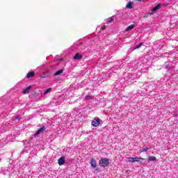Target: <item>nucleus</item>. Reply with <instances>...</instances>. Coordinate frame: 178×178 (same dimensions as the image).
Returning a JSON list of instances; mask_svg holds the SVG:
<instances>
[{"label":"nucleus","instance_id":"1","mask_svg":"<svg viewBox=\"0 0 178 178\" xmlns=\"http://www.w3.org/2000/svg\"><path fill=\"white\" fill-rule=\"evenodd\" d=\"M145 65L143 63L141 60H134L130 64H129L128 67L129 70L132 72L128 73V75L124 78L125 81L127 83H133L136 79H138L140 77V70H144L146 68L144 67Z\"/></svg>","mask_w":178,"mask_h":178},{"label":"nucleus","instance_id":"2","mask_svg":"<svg viewBox=\"0 0 178 178\" xmlns=\"http://www.w3.org/2000/svg\"><path fill=\"white\" fill-rule=\"evenodd\" d=\"M99 165L102 168H106V166H108V165H109V159L108 158L101 159L99 160Z\"/></svg>","mask_w":178,"mask_h":178},{"label":"nucleus","instance_id":"3","mask_svg":"<svg viewBox=\"0 0 178 178\" xmlns=\"http://www.w3.org/2000/svg\"><path fill=\"white\" fill-rule=\"evenodd\" d=\"M138 159H140V161H145V159L141 158V157H138V158L137 157H136V158L130 157V158H129V162H132V163L139 162V163L140 165H145V163H143V162L140 161Z\"/></svg>","mask_w":178,"mask_h":178},{"label":"nucleus","instance_id":"4","mask_svg":"<svg viewBox=\"0 0 178 178\" xmlns=\"http://www.w3.org/2000/svg\"><path fill=\"white\" fill-rule=\"evenodd\" d=\"M101 119L95 118L93 120H92L91 124L93 126V127H98V126L101 124Z\"/></svg>","mask_w":178,"mask_h":178},{"label":"nucleus","instance_id":"5","mask_svg":"<svg viewBox=\"0 0 178 178\" xmlns=\"http://www.w3.org/2000/svg\"><path fill=\"white\" fill-rule=\"evenodd\" d=\"M162 6H163V5L161 3L157 4L155 7L152 8V13L149 15H154V13H155V12H156L157 10H159V9L162 8Z\"/></svg>","mask_w":178,"mask_h":178},{"label":"nucleus","instance_id":"6","mask_svg":"<svg viewBox=\"0 0 178 178\" xmlns=\"http://www.w3.org/2000/svg\"><path fill=\"white\" fill-rule=\"evenodd\" d=\"M83 58V54L81 53H76L74 56V60H81Z\"/></svg>","mask_w":178,"mask_h":178},{"label":"nucleus","instance_id":"7","mask_svg":"<svg viewBox=\"0 0 178 178\" xmlns=\"http://www.w3.org/2000/svg\"><path fill=\"white\" fill-rule=\"evenodd\" d=\"M141 47H143V42H140L138 44H136L134 48H131L129 50V52H133V51H134V49H138V48H140Z\"/></svg>","mask_w":178,"mask_h":178},{"label":"nucleus","instance_id":"8","mask_svg":"<svg viewBox=\"0 0 178 178\" xmlns=\"http://www.w3.org/2000/svg\"><path fill=\"white\" fill-rule=\"evenodd\" d=\"M58 165L60 166H62V165H65V162H66V160L65 159L64 156H62L60 159H58Z\"/></svg>","mask_w":178,"mask_h":178},{"label":"nucleus","instance_id":"9","mask_svg":"<svg viewBox=\"0 0 178 178\" xmlns=\"http://www.w3.org/2000/svg\"><path fill=\"white\" fill-rule=\"evenodd\" d=\"M79 108H74L72 113H70L71 116H77V115H79V113H80V112L79 111Z\"/></svg>","mask_w":178,"mask_h":178},{"label":"nucleus","instance_id":"10","mask_svg":"<svg viewBox=\"0 0 178 178\" xmlns=\"http://www.w3.org/2000/svg\"><path fill=\"white\" fill-rule=\"evenodd\" d=\"M44 130H45V128H44V127L40 128V129L34 134V136H38L39 134H41V133H42V131H44Z\"/></svg>","mask_w":178,"mask_h":178},{"label":"nucleus","instance_id":"11","mask_svg":"<svg viewBox=\"0 0 178 178\" xmlns=\"http://www.w3.org/2000/svg\"><path fill=\"white\" fill-rule=\"evenodd\" d=\"M90 165H91L92 168H97V161H95V159H91Z\"/></svg>","mask_w":178,"mask_h":178},{"label":"nucleus","instance_id":"12","mask_svg":"<svg viewBox=\"0 0 178 178\" xmlns=\"http://www.w3.org/2000/svg\"><path fill=\"white\" fill-rule=\"evenodd\" d=\"M117 67H118V69L123 67V61L122 60L118 61V65H115V69H116Z\"/></svg>","mask_w":178,"mask_h":178},{"label":"nucleus","instance_id":"13","mask_svg":"<svg viewBox=\"0 0 178 178\" xmlns=\"http://www.w3.org/2000/svg\"><path fill=\"white\" fill-rule=\"evenodd\" d=\"M51 91H52V88H51L45 89V90H43L42 95H47V94L49 93Z\"/></svg>","mask_w":178,"mask_h":178},{"label":"nucleus","instance_id":"14","mask_svg":"<svg viewBox=\"0 0 178 178\" xmlns=\"http://www.w3.org/2000/svg\"><path fill=\"white\" fill-rule=\"evenodd\" d=\"M35 74V72H30L27 74L26 77L27 79H31V77H34V75Z\"/></svg>","mask_w":178,"mask_h":178},{"label":"nucleus","instance_id":"15","mask_svg":"<svg viewBox=\"0 0 178 178\" xmlns=\"http://www.w3.org/2000/svg\"><path fill=\"white\" fill-rule=\"evenodd\" d=\"M30 90H31V86L26 88L24 91H23V93L24 94H29V92H30Z\"/></svg>","mask_w":178,"mask_h":178},{"label":"nucleus","instance_id":"16","mask_svg":"<svg viewBox=\"0 0 178 178\" xmlns=\"http://www.w3.org/2000/svg\"><path fill=\"white\" fill-rule=\"evenodd\" d=\"M134 27H136V26L134 24L130 25L127 27V29H125V31H130L133 30V29H134Z\"/></svg>","mask_w":178,"mask_h":178},{"label":"nucleus","instance_id":"17","mask_svg":"<svg viewBox=\"0 0 178 178\" xmlns=\"http://www.w3.org/2000/svg\"><path fill=\"white\" fill-rule=\"evenodd\" d=\"M51 106H58V102L56 99H54L52 102L50 103Z\"/></svg>","mask_w":178,"mask_h":178},{"label":"nucleus","instance_id":"18","mask_svg":"<svg viewBox=\"0 0 178 178\" xmlns=\"http://www.w3.org/2000/svg\"><path fill=\"white\" fill-rule=\"evenodd\" d=\"M127 9H131L133 8V3L131 1H129L127 5H126Z\"/></svg>","mask_w":178,"mask_h":178},{"label":"nucleus","instance_id":"19","mask_svg":"<svg viewBox=\"0 0 178 178\" xmlns=\"http://www.w3.org/2000/svg\"><path fill=\"white\" fill-rule=\"evenodd\" d=\"M62 73H63V70H59L54 73V76H59L60 74H62Z\"/></svg>","mask_w":178,"mask_h":178},{"label":"nucleus","instance_id":"20","mask_svg":"<svg viewBox=\"0 0 178 178\" xmlns=\"http://www.w3.org/2000/svg\"><path fill=\"white\" fill-rule=\"evenodd\" d=\"M106 23L109 24V23H112L113 22V17H109L106 20Z\"/></svg>","mask_w":178,"mask_h":178},{"label":"nucleus","instance_id":"21","mask_svg":"<svg viewBox=\"0 0 178 178\" xmlns=\"http://www.w3.org/2000/svg\"><path fill=\"white\" fill-rule=\"evenodd\" d=\"M149 149V148H148V147L142 148V149L140 150V154H141V152H147V151H148Z\"/></svg>","mask_w":178,"mask_h":178},{"label":"nucleus","instance_id":"22","mask_svg":"<svg viewBox=\"0 0 178 178\" xmlns=\"http://www.w3.org/2000/svg\"><path fill=\"white\" fill-rule=\"evenodd\" d=\"M148 161H156V157H155V156H149Z\"/></svg>","mask_w":178,"mask_h":178},{"label":"nucleus","instance_id":"23","mask_svg":"<svg viewBox=\"0 0 178 178\" xmlns=\"http://www.w3.org/2000/svg\"><path fill=\"white\" fill-rule=\"evenodd\" d=\"M85 99H87V100L92 99V97H91L90 95H86L85 97Z\"/></svg>","mask_w":178,"mask_h":178},{"label":"nucleus","instance_id":"24","mask_svg":"<svg viewBox=\"0 0 178 178\" xmlns=\"http://www.w3.org/2000/svg\"><path fill=\"white\" fill-rule=\"evenodd\" d=\"M100 58H102V60H106V59L108 58V56H104L102 57V56H101Z\"/></svg>","mask_w":178,"mask_h":178},{"label":"nucleus","instance_id":"25","mask_svg":"<svg viewBox=\"0 0 178 178\" xmlns=\"http://www.w3.org/2000/svg\"><path fill=\"white\" fill-rule=\"evenodd\" d=\"M101 30L102 29V31H104V30H105V26H102L101 28H97V31L98 30Z\"/></svg>","mask_w":178,"mask_h":178},{"label":"nucleus","instance_id":"26","mask_svg":"<svg viewBox=\"0 0 178 178\" xmlns=\"http://www.w3.org/2000/svg\"><path fill=\"white\" fill-rule=\"evenodd\" d=\"M127 60H129V56H127V57L124 59V62H127Z\"/></svg>","mask_w":178,"mask_h":178},{"label":"nucleus","instance_id":"27","mask_svg":"<svg viewBox=\"0 0 178 178\" xmlns=\"http://www.w3.org/2000/svg\"><path fill=\"white\" fill-rule=\"evenodd\" d=\"M15 120H20V118H19V115L15 116Z\"/></svg>","mask_w":178,"mask_h":178},{"label":"nucleus","instance_id":"28","mask_svg":"<svg viewBox=\"0 0 178 178\" xmlns=\"http://www.w3.org/2000/svg\"><path fill=\"white\" fill-rule=\"evenodd\" d=\"M164 5V6H168V3H165V4H163Z\"/></svg>","mask_w":178,"mask_h":178},{"label":"nucleus","instance_id":"29","mask_svg":"<svg viewBox=\"0 0 178 178\" xmlns=\"http://www.w3.org/2000/svg\"><path fill=\"white\" fill-rule=\"evenodd\" d=\"M106 35H106V34H105V35H104V37H106Z\"/></svg>","mask_w":178,"mask_h":178},{"label":"nucleus","instance_id":"30","mask_svg":"<svg viewBox=\"0 0 178 178\" xmlns=\"http://www.w3.org/2000/svg\"><path fill=\"white\" fill-rule=\"evenodd\" d=\"M1 159H1V158H0V162H1Z\"/></svg>","mask_w":178,"mask_h":178},{"label":"nucleus","instance_id":"31","mask_svg":"<svg viewBox=\"0 0 178 178\" xmlns=\"http://www.w3.org/2000/svg\"><path fill=\"white\" fill-rule=\"evenodd\" d=\"M102 40H104V38H102Z\"/></svg>","mask_w":178,"mask_h":178}]
</instances>
